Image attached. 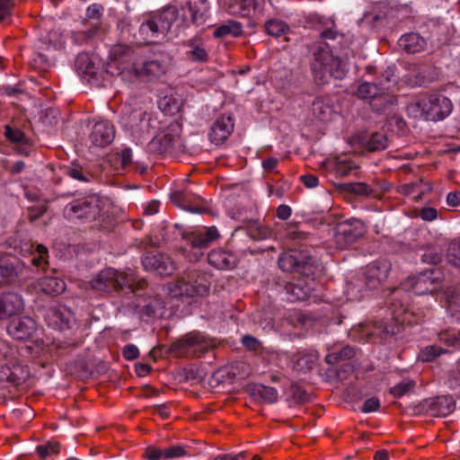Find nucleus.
I'll return each mask as SVG.
<instances>
[{
	"label": "nucleus",
	"mask_w": 460,
	"mask_h": 460,
	"mask_svg": "<svg viewBox=\"0 0 460 460\" xmlns=\"http://www.w3.org/2000/svg\"><path fill=\"white\" fill-rule=\"evenodd\" d=\"M243 33V27L240 22L235 21H229L227 23L223 24L217 27L213 35L215 38H223L226 35H233L234 37H238Z\"/></svg>",
	"instance_id": "42"
},
{
	"label": "nucleus",
	"mask_w": 460,
	"mask_h": 460,
	"mask_svg": "<svg viewBox=\"0 0 460 460\" xmlns=\"http://www.w3.org/2000/svg\"><path fill=\"white\" fill-rule=\"evenodd\" d=\"M164 307V302L160 297H149L148 302L143 306L142 312L147 317H155Z\"/></svg>",
	"instance_id": "50"
},
{
	"label": "nucleus",
	"mask_w": 460,
	"mask_h": 460,
	"mask_svg": "<svg viewBox=\"0 0 460 460\" xmlns=\"http://www.w3.org/2000/svg\"><path fill=\"white\" fill-rule=\"evenodd\" d=\"M44 318L49 327L59 331L70 330L75 323L73 312L64 305L49 307Z\"/></svg>",
	"instance_id": "13"
},
{
	"label": "nucleus",
	"mask_w": 460,
	"mask_h": 460,
	"mask_svg": "<svg viewBox=\"0 0 460 460\" xmlns=\"http://www.w3.org/2000/svg\"><path fill=\"white\" fill-rule=\"evenodd\" d=\"M309 65L316 84H326L332 78L341 80L347 72V63L333 55L332 47L324 40H318L308 46Z\"/></svg>",
	"instance_id": "2"
},
{
	"label": "nucleus",
	"mask_w": 460,
	"mask_h": 460,
	"mask_svg": "<svg viewBox=\"0 0 460 460\" xmlns=\"http://www.w3.org/2000/svg\"><path fill=\"white\" fill-rule=\"evenodd\" d=\"M100 200L95 196L76 199L65 206L63 213L68 219L94 220L100 214Z\"/></svg>",
	"instance_id": "9"
},
{
	"label": "nucleus",
	"mask_w": 460,
	"mask_h": 460,
	"mask_svg": "<svg viewBox=\"0 0 460 460\" xmlns=\"http://www.w3.org/2000/svg\"><path fill=\"white\" fill-rule=\"evenodd\" d=\"M22 265L18 258L9 254L0 257V275L6 279L18 276Z\"/></svg>",
	"instance_id": "31"
},
{
	"label": "nucleus",
	"mask_w": 460,
	"mask_h": 460,
	"mask_svg": "<svg viewBox=\"0 0 460 460\" xmlns=\"http://www.w3.org/2000/svg\"><path fill=\"white\" fill-rule=\"evenodd\" d=\"M312 115L320 121H327L333 113L332 99L330 95L317 96L311 104Z\"/></svg>",
	"instance_id": "24"
},
{
	"label": "nucleus",
	"mask_w": 460,
	"mask_h": 460,
	"mask_svg": "<svg viewBox=\"0 0 460 460\" xmlns=\"http://www.w3.org/2000/svg\"><path fill=\"white\" fill-rule=\"evenodd\" d=\"M267 33L275 38L285 35L289 31L288 25L280 20H270L265 23Z\"/></svg>",
	"instance_id": "45"
},
{
	"label": "nucleus",
	"mask_w": 460,
	"mask_h": 460,
	"mask_svg": "<svg viewBox=\"0 0 460 460\" xmlns=\"http://www.w3.org/2000/svg\"><path fill=\"white\" fill-rule=\"evenodd\" d=\"M278 265L282 271L297 272L306 278L314 279L320 271V263L307 252L290 249L280 253Z\"/></svg>",
	"instance_id": "6"
},
{
	"label": "nucleus",
	"mask_w": 460,
	"mask_h": 460,
	"mask_svg": "<svg viewBox=\"0 0 460 460\" xmlns=\"http://www.w3.org/2000/svg\"><path fill=\"white\" fill-rule=\"evenodd\" d=\"M47 211V207L45 205H37L28 208V218L31 222H33L39 219L44 213Z\"/></svg>",
	"instance_id": "62"
},
{
	"label": "nucleus",
	"mask_w": 460,
	"mask_h": 460,
	"mask_svg": "<svg viewBox=\"0 0 460 460\" xmlns=\"http://www.w3.org/2000/svg\"><path fill=\"white\" fill-rule=\"evenodd\" d=\"M255 0H235V4L230 6L231 13L243 17H247L255 9Z\"/></svg>",
	"instance_id": "44"
},
{
	"label": "nucleus",
	"mask_w": 460,
	"mask_h": 460,
	"mask_svg": "<svg viewBox=\"0 0 460 460\" xmlns=\"http://www.w3.org/2000/svg\"><path fill=\"white\" fill-rule=\"evenodd\" d=\"M36 322L28 316L11 320L6 327L7 333L17 341H26L33 337L37 332Z\"/></svg>",
	"instance_id": "17"
},
{
	"label": "nucleus",
	"mask_w": 460,
	"mask_h": 460,
	"mask_svg": "<svg viewBox=\"0 0 460 460\" xmlns=\"http://www.w3.org/2000/svg\"><path fill=\"white\" fill-rule=\"evenodd\" d=\"M115 137L114 126L109 120L96 122L88 136L91 145L103 148L112 143Z\"/></svg>",
	"instance_id": "19"
},
{
	"label": "nucleus",
	"mask_w": 460,
	"mask_h": 460,
	"mask_svg": "<svg viewBox=\"0 0 460 460\" xmlns=\"http://www.w3.org/2000/svg\"><path fill=\"white\" fill-rule=\"evenodd\" d=\"M399 47L408 54H415L420 52L425 45V40L418 33H406L398 40Z\"/></svg>",
	"instance_id": "30"
},
{
	"label": "nucleus",
	"mask_w": 460,
	"mask_h": 460,
	"mask_svg": "<svg viewBox=\"0 0 460 460\" xmlns=\"http://www.w3.org/2000/svg\"><path fill=\"white\" fill-rule=\"evenodd\" d=\"M416 383L411 379H403L390 388V394L394 397H402L410 394L414 391Z\"/></svg>",
	"instance_id": "46"
},
{
	"label": "nucleus",
	"mask_w": 460,
	"mask_h": 460,
	"mask_svg": "<svg viewBox=\"0 0 460 460\" xmlns=\"http://www.w3.org/2000/svg\"><path fill=\"white\" fill-rule=\"evenodd\" d=\"M356 94L358 98L367 102L370 105L372 104L374 95L372 94V85L369 83H362L359 84Z\"/></svg>",
	"instance_id": "57"
},
{
	"label": "nucleus",
	"mask_w": 460,
	"mask_h": 460,
	"mask_svg": "<svg viewBox=\"0 0 460 460\" xmlns=\"http://www.w3.org/2000/svg\"><path fill=\"white\" fill-rule=\"evenodd\" d=\"M355 169L357 166L346 158L338 157L336 159L335 170L340 176H347Z\"/></svg>",
	"instance_id": "56"
},
{
	"label": "nucleus",
	"mask_w": 460,
	"mask_h": 460,
	"mask_svg": "<svg viewBox=\"0 0 460 460\" xmlns=\"http://www.w3.org/2000/svg\"><path fill=\"white\" fill-rule=\"evenodd\" d=\"M14 8V0H0V22L12 16Z\"/></svg>",
	"instance_id": "59"
},
{
	"label": "nucleus",
	"mask_w": 460,
	"mask_h": 460,
	"mask_svg": "<svg viewBox=\"0 0 460 460\" xmlns=\"http://www.w3.org/2000/svg\"><path fill=\"white\" fill-rule=\"evenodd\" d=\"M252 398L262 403H274L278 400V391L270 386L255 384L247 388Z\"/></svg>",
	"instance_id": "27"
},
{
	"label": "nucleus",
	"mask_w": 460,
	"mask_h": 460,
	"mask_svg": "<svg viewBox=\"0 0 460 460\" xmlns=\"http://www.w3.org/2000/svg\"><path fill=\"white\" fill-rule=\"evenodd\" d=\"M75 66L76 71L83 75H92L95 74L94 63L87 53H80L77 55Z\"/></svg>",
	"instance_id": "40"
},
{
	"label": "nucleus",
	"mask_w": 460,
	"mask_h": 460,
	"mask_svg": "<svg viewBox=\"0 0 460 460\" xmlns=\"http://www.w3.org/2000/svg\"><path fill=\"white\" fill-rule=\"evenodd\" d=\"M447 261L449 264L460 269V238L449 243L447 250Z\"/></svg>",
	"instance_id": "47"
},
{
	"label": "nucleus",
	"mask_w": 460,
	"mask_h": 460,
	"mask_svg": "<svg viewBox=\"0 0 460 460\" xmlns=\"http://www.w3.org/2000/svg\"><path fill=\"white\" fill-rule=\"evenodd\" d=\"M60 444L57 441H49L44 445H39L36 447V452L41 458H46L51 455L59 453Z\"/></svg>",
	"instance_id": "55"
},
{
	"label": "nucleus",
	"mask_w": 460,
	"mask_h": 460,
	"mask_svg": "<svg viewBox=\"0 0 460 460\" xmlns=\"http://www.w3.org/2000/svg\"><path fill=\"white\" fill-rule=\"evenodd\" d=\"M208 261L210 265L218 270H228L235 266L236 258L229 252L217 249L208 253Z\"/></svg>",
	"instance_id": "26"
},
{
	"label": "nucleus",
	"mask_w": 460,
	"mask_h": 460,
	"mask_svg": "<svg viewBox=\"0 0 460 460\" xmlns=\"http://www.w3.org/2000/svg\"><path fill=\"white\" fill-rule=\"evenodd\" d=\"M392 270V262L386 258L376 261V279L379 282L385 280Z\"/></svg>",
	"instance_id": "51"
},
{
	"label": "nucleus",
	"mask_w": 460,
	"mask_h": 460,
	"mask_svg": "<svg viewBox=\"0 0 460 460\" xmlns=\"http://www.w3.org/2000/svg\"><path fill=\"white\" fill-rule=\"evenodd\" d=\"M31 263L37 268H44L48 264V249L42 244H37L32 253Z\"/></svg>",
	"instance_id": "52"
},
{
	"label": "nucleus",
	"mask_w": 460,
	"mask_h": 460,
	"mask_svg": "<svg viewBox=\"0 0 460 460\" xmlns=\"http://www.w3.org/2000/svg\"><path fill=\"white\" fill-rule=\"evenodd\" d=\"M366 233L362 221L351 218L337 223L334 228L335 243L340 249H345L355 243Z\"/></svg>",
	"instance_id": "10"
},
{
	"label": "nucleus",
	"mask_w": 460,
	"mask_h": 460,
	"mask_svg": "<svg viewBox=\"0 0 460 460\" xmlns=\"http://www.w3.org/2000/svg\"><path fill=\"white\" fill-rule=\"evenodd\" d=\"M186 277L191 282V285L196 288L198 296H202L208 293V283L205 275L200 274L196 270H189L185 273Z\"/></svg>",
	"instance_id": "36"
},
{
	"label": "nucleus",
	"mask_w": 460,
	"mask_h": 460,
	"mask_svg": "<svg viewBox=\"0 0 460 460\" xmlns=\"http://www.w3.org/2000/svg\"><path fill=\"white\" fill-rule=\"evenodd\" d=\"M348 141L355 149L374 152V133L360 131L349 137Z\"/></svg>",
	"instance_id": "33"
},
{
	"label": "nucleus",
	"mask_w": 460,
	"mask_h": 460,
	"mask_svg": "<svg viewBox=\"0 0 460 460\" xmlns=\"http://www.w3.org/2000/svg\"><path fill=\"white\" fill-rule=\"evenodd\" d=\"M181 8L189 11L192 24L200 26L206 22L208 10V0H188L181 4Z\"/></svg>",
	"instance_id": "23"
},
{
	"label": "nucleus",
	"mask_w": 460,
	"mask_h": 460,
	"mask_svg": "<svg viewBox=\"0 0 460 460\" xmlns=\"http://www.w3.org/2000/svg\"><path fill=\"white\" fill-rule=\"evenodd\" d=\"M181 147V127L178 123H171L147 144V150L153 155H175Z\"/></svg>",
	"instance_id": "8"
},
{
	"label": "nucleus",
	"mask_w": 460,
	"mask_h": 460,
	"mask_svg": "<svg viewBox=\"0 0 460 460\" xmlns=\"http://www.w3.org/2000/svg\"><path fill=\"white\" fill-rule=\"evenodd\" d=\"M242 344L250 351H258L261 348V341L251 335L243 336L242 338Z\"/></svg>",
	"instance_id": "61"
},
{
	"label": "nucleus",
	"mask_w": 460,
	"mask_h": 460,
	"mask_svg": "<svg viewBox=\"0 0 460 460\" xmlns=\"http://www.w3.org/2000/svg\"><path fill=\"white\" fill-rule=\"evenodd\" d=\"M39 288L47 295L58 296L65 291L66 284L58 277L45 276L39 280Z\"/></svg>",
	"instance_id": "32"
},
{
	"label": "nucleus",
	"mask_w": 460,
	"mask_h": 460,
	"mask_svg": "<svg viewBox=\"0 0 460 460\" xmlns=\"http://www.w3.org/2000/svg\"><path fill=\"white\" fill-rule=\"evenodd\" d=\"M184 379L192 384H199L205 377L204 371L195 366L183 369Z\"/></svg>",
	"instance_id": "54"
},
{
	"label": "nucleus",
	"mask_w": 460,
	"mask_h": 460,
	"mask_svg": "<svg viewBox=\"0 0 460 460\" xmlns=\"http://www.w3.org/2000/svg\"><path fill=\"white\" fill-rule=\"evenodd\" d=\"M285 290L291 301H304L308 298L311 288L304 281H298L297 283H287Z\"/></svg>",
	"instance_id": "35"
},
{
	"label": "nucleus",
	"mask_w": 460,
	"mask_h": 460,
	"mask_svg": "<svg viewBox=\"0 0 460 460\" xmlns=\"http://www.w3.org/2000/svg\"><path fill=\"white\" fill-rule=\"evenodd\" d=\"M5 132L4 135L8 140L13 143L22 144L25 146L30 145V139L25 136L22 130L16 128H12L9 125L4 127Z\"/></svg>",
	"instance_id": "49"
},
{
	"label": "nucleus",
	"mask_w": 460,
	"mask_h": 460,
	"mask_svg": "<svg viewBox=\"0 0 460 460\" xmlns=\"http://www.w3.org/2000/svg\"><path fill=\"white\" fill-rule=\"evenodd\" d=\"M438 72L430 66H422L413 69L412 74L408 78V83L411 86H427L429 84L437 80Z\"/></svg>",
	"instance_id": "25"
},
{
	"label": "nucleus",
	"mask_w": 460,
	"mask_h": 460,
	"mask_svg": "<svg viewBox=\"0 0 460 460\" xmlns=\"http://www.w3.org/2000/svg\"><path fill=\"white\" fill-rule=\"evenodd\" d=\"M158 106L164 113L174 115L182 108V101L178 97L166 95L159 100Z\"/></svg>",
	"instance_id": "39"
},
{
	"label": "nucleus",
	"mask_w": 460,
	"mask_h": 460,
	"mask_svg": "<svg viewBox=\"0 0 460 460\" xmlns=\"http://www.w3.org/2000/svg\"><path fill=\"white\" fill-rule=\"evenodd\" d=\"M441 254L436 251H428L421 255V261L425 263L437 265L441 261Z\"/></svg>",
	"instance_id": "64"
},
{
	"label": "nucleus",
	"mask_w": 460,
	"mask_h": 460,
	"mask_svg": "<svg viewBox=\"0 0 460 460\" xmlns=\"http://www.w3.org/2000/svg\"><path fill=\"white\" fill-rule=\"evenodd\" d=\"M247 234L255 241H262L273 237L272 230L260 224L257 220H250L246 225Z\"/></svg>",
	"instance_id": "34"
},
{
	"label": "nucleus",
	"mask_w": 460,
	"mask_h": 460,
	"mask_svg": "<svg viewBox=\"0 0 460 460\" xmlns=\"http://www.w3.org/2000/svg\"><path fill=\"white\" fill-rule=\"evenodd\" d=\"M420 411H425L431 416L445 417L455 411L456 404L452 397L438 396L424 400L420 404Z\"/></svg>",
	"instance_id": "20"
},
{
	"label": "nucleus",
	"mask_w": 460,
	"mask_h": 460,
	"mask_svg": "<svg viewBox=\"0 0 460 460\" xmlns=\"http://www.w3.org/2000/svg\"><path fill=\"white\" fill-rule=\"evenodd\" d=\"M179 17V8L168 4L152 13L139 26V34L146 43H157L167 37L173 22Z\"/></svg>",
	"instance_id": "4"
},
{
	"label": "nucleus",
	"mask_w": 460,
	"mask_h": 460,
	"mask_svg": "<svg viewBox=\"0 0 460 460\" xmlns=\"http://www.w3.org/2000/svg\"><path fill=\"white\" fill-rule=\"evenodd\" d=\"M173 296H188L193 297L198 296L196 288L191 285L186 275L177 279L173 288L171 289Z\"/></svg>",
	"instance_id": "37"
},
{
	"label": "nucleus",
	"mask_w": 460,
	"mask_h": 460,
	"mask_svg": "<svg viewBox=\"0 0 460 460\" xmlns=\"http://www.w3.org/2000/svg\"><path fill=\"white\" fill-rule=\"evenodd\" d=\"M440 340L447 346L460 349V330L457 332H445L440 335Z\"/></svg>",
	"instance_id": "58"
},
{
	"label": "nucleus",
	"mask_w": 460,
	"mask_h": 460,
	"mask_svg": "<svg viewBox=\"0 0 460 460\" xmlns=\"http://www.w3.org/2000/svg\"><path fill=\"white\" fill-rule=\"evenodd\" d=\"M186 455V451L183 447L175 445L170 447L164 448V458L172 459L180 457Z\"/></svg>",
	"instance_id": "63"
},
{
	"label": "nucleus",
	"mask_w": 460,
	"mask_h": 460,
	"mask_svg": "<svg viewBox=\"0 0 460 460\" xmlns=\"http://www.w3.org/2000/svg\"><path fill=\"white\" fill-rule=\"evenodd\" d=\"M220 237L216 226L203 227L193 231L184 236L187 244L193 250L197 256L202 255V251L208 249L212 243Z\"/></svg>",
	"instance_id": "14"
},
{
	"label": "nucleus",
	"mask_w": 460,
	"mask_h": 460,
	"mask_svg": "<svg viewBox=\"0 0 460 460\" xmlns=\"http://www.w3.org/2000/svg\"><path fill=\"white\" fill-rule=\"evenodd\" d=\"M295 367L299 371H307L315 366L317 356L314 353H297L294 356Z\"/></svg>",
	"instance_id": "41"
},
{
	"label": "nucleus",
	"mask_w": 460,
	"mask_h": 460,
	"mask_svg": "<svg viewBox=\"0 0 460 460\" xmlns=\"http://www.w3.org/2000/svg\"><path fill=\"white\" fill-rule=\"evenodd\" d=\"M23 310V303L16 293L0 295V320H6Z\"/></svg>",
	"instance_id": "22"
},
{
	"label": "nucleus",
	"mask_w": 460,
	"mask_h": 460,
	"mask_svg": "<svg viewBox=\"0 0 460 460\" xmlns=\"http://www.w3.org/2000/svg\"><path fill=\"white\" fill-rule=\"evenodd\" d=\"M89 284L96 291L111 292L127 288L128 292L139 296L140 291L147 288L145 279H140L134 273L127 274L112 268L101 270Z\"/></svg>",
	"instance_id": "3"
},
{
	"label": "nucleus",
	"mask_w": 460,
	"mask_h": 460,
	"mask_svg": "<svg viewBox=\"0 0 460 460\" xmlns=\"http://www.w3.org/2000/svg\"><path fill=\"white\" fill-rule=\"evenodd\" d=\"M234 130V122L231 116L222 115L212 124L209 139L216 145L224 143Z\"/></svg>",
	"instance_id": "21"
},
{
	"label": "nucleus",
	"mask_w": 460,
	"mask_h": 460,
	"mask_svg": "<svg viewBox=\"0 0 460 460\" xmlns=\"http://www.w3.org/2000/svg\"><path fill=\"white\" fill-rule=\"evenodd\" d=\"M395 64L386 66L381 74L378 85L376 84V113L383 111L388 116L394 111L395 96L390 92L395 87L399 75Z\"/></svg>",
	"instance_id": "7"
},
{
	"label": "nucleus",
	"mask_w": 460,
	"mask_h": 460,
	"mask_svg": "<svg viewBox=\"0 0 460 460\" xmlns=\"http://www.w3.org/2000/svg\"><path fill=\"white\" fill-rule=\"evenodd\" d=\"M204 347L203 336L190 332L172 342L170 349L177 357H193L197 356L196 353L201 351Z\"/></svg>",
	"instance_id": "15"
},
{
	"label": "nucleus",
	"mask_w": 460,
	"mask_h": 460,
	"mask_svg": "<svg viewBox=\"0 0 460 460\" xmlns=\"http://www.w3.org/2000/svg\"><path fill=\"white\" fill-rule=\"evenodd\" d=\"M442 280V272L437 269H430L408 277L402 282L400 288L385 290L383 296H391L388 307L391 317L380 323L378 326L382 329L380 338L386 339L398 333L401 330V323L405 320L402 316L408 310L406 304L402 300V291L412 292L418 296L433 294L440 288Z\"/></svg>",
	"instance_id": "1"
},
{
	"label": "nucleus",
	"mask_w": 460,
	"mask_h": 460,
	"mask_svg": "<svg viewBox=\"0 0 460 460\" xmlns=\"http://www.w3.org/2000/svg\"><path fill=\"white\" fill-rule=\"evenodd\" d=\"M426 120L438 121L447 118L453 110L449 98L441 93H433L424 99Z\"/></svg>",
	"instance_id": "11"
},
{
	"label": "nucleus",
	"mask_w": 460,
	"mask_h": 460,
	"mask_svg": "<svg viewBox=\"0 0 460 460\" xmlns=\"http://www.w3.org/2000/svg\"><path fill=\"white\" fill-rule=\"evenodd\" d=\"M142 264L146 270L160 276H170L175 270L173 260L167 254L159 252H147L142 257Z\"/></svg>",
	"instance_id": "12"
},
{
	"label": "nucleus",
	"mask_w": 460,
	"mask_h": 460,
	"mask_svg": "<svg viewBox=\"0 0 460 460\" xmlns=\"http://www.w3.org/2000/svg\"><path fill=\"white\" fill-rule=\"evenodd\" d=\"M66 173L75 181L82 182H89L93 178V175L79 164H71L66 168Z\"/></svg>",
	"instance_id": "43"
},
{
	"label": "nucleus",
	"mask_w": 460,
	"mask_h": 460,
	"mask_svg": "<svg viewBox=\"0 0 460 460\" xmlns=\"http://www.w3.org/2000/svg\"><path fill=\"white\" fill-rule=\"evenodd\" d=\"M103 7L99 4H93L86 9L85 22H89L91 28L84 31L86 39L93 38L101 27V19Z\"/></svg>",
	"instance_id": "29"
},
{
	"label": "nucleus",
	"mask_w": 460,
	"mask_h": 460,
	"mask_svg": "<svg viewBox=\"0 0 460 460\" xmlns=\"http://www.w3.org/2000/svg\"><path fill=\"white\" fill-rule=\"evenodd\" d=\"M356 354L354 347L346 345L340 349L333 350L325 357V362L329 365L337 364L340 361L349 360Z\"/></svg>",
	"instance_id": "38"
},
{
	"label": "nucleus",
	"mask_w": 460,
	"mask_h": 460,
	"mask_svg": "<svg viewBox=\"0 0 460 460\" xmlns=\"http://www.w3.org/2000/svg\"><path fill=\"white\" fill-rule=\"evenodd\" d=\"M426 109H424V100L410 103L407 106V112L415 118H423L426 119Z\"/></svg>",
	"instance_id": "60"
},
{
	"label": "nucleus",
	"mask_w": 460,
	"mask_h": 460,
	"mask_svg": "<svg viewBox=\"0 0 460 460\" xmlns=\"http://www.w3.org/2000/svg\"><path fill=\"white\" fill-rule=\"evenodd\" d=\"M447 352V350L437 345L426 346L420 350L419 354V359H420L423 362H431L435 360L438 356Z\"/></svg>",
	"instance_id": "48"
},
{
	"label": "nucleus",
	"mask_w": 460,
	"mask_h": 460,
	"mask_svg": "<svg viewBox=\"0 0 460 460\" xmlns=\"http://www.w3.org/2000/svg\"><path fill=\"white\" fill-rule=\"evenodd\" d=\"M110 58L112 62H118V74L123 75L125 73L131 74L132 70L128 66L136 61V52L134 49L127 44H116L110 50Z\"/></svg>",
	"instance_id": "18"
},
{
	"label": "nucleus",
	"mask_w": 460,
	"mask_h": 460,
	"mask_svg": "<svg viewBox=\"0 0 460 460\" xmlns=\"http://www.w3.org/2000/svg\"><path fill=\"white\" fill-rule=\"evenodd\" d=\"M184 45L190 49L187 55L192 62L205 63L208 61V52L200 37L195 36L187 40Z\"/></svg>",
	"instance_id": "28"
},
{
	"label": "nucleus",
	"mask_w": 460,
	"mask_h": 460,
	"mask_svg": "<svg viewBox=\"0 0 460 460\" xmlns=\"http://www.w3.org/2000/svg\"><path fill=\"white\" fill-rule=\"evenodd\" d=\"M291 400L296 404H305L309 401V394L305 389L296 384H293L289 388Z\"/></svg>",
	"instance_id": "53"
},
{
	"label": "nucleus",
	"mask_w": 460,
	"mask_h": 460,
	"mask_svg": "<svg viewBox=\"0 0 460 460\" xmlns=\"http://www.w3.org/2000/svg\"><path fill=\"white\" fill-rule=\"evenodd\" d=\"M0 389L18 388L30 377L29 367L13 357L10 347L0 341Z\"/></svg>",
	"instance_id": "5"
},
{
	"label": "nucleus",
	"mask_w": 460,
	"mask_h": 460,
	"mask_svg": "<svg viewBox=\"0 0 460 460\" xmlns=\"http://www.w3.org/2000/svg\"><path fill=\"white\" fill-rule=\"evenodd\" d=\"M128 69L132 70L131 74L136 77L146 81H152L165 74L167 65L164 61L149 59L142 62L132 63L130 66H128Z\"/></svg>",
	"instance_id": "16"
}]
</instances>
